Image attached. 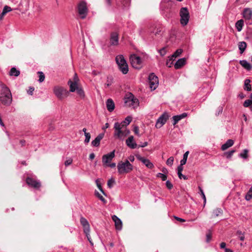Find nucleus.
<instances>
[{"mask_svg":"<svg viewBox=\"0 0 252 252\" xmlns=\"http://www.w3.org/2000/svg\"><path fill=\"white\" fill-rule=\"evenodd\" d=\"M134 159H135V158H134V156H133V155H130L128 157L129 161H130V162H133L134 161Z\"/></svg>","mask_w":252,"mask_h":252,"instance_id":"obj_64","label":"nucleus"},{"mask_svg":"<svg viewBox=\"0 0 252 252\" xmlns=\"http://www.w3.org/2000/svg\"><path fill=\"white\" fill-rule=\"evenodd\" d=\"M126 105L133 107H137L139 105V100L131 93L127 94L124 98Z\"/></svg>","mask_w":252,"mask_h":252,"instance_id":"obj_6","label":"nucleus"},{"mask_svg":"<svg viewBox=\"0 0 252 252\" xmlns=\"http://www.w3.org/2000/svg\"><path fill=\"white\" fill-rule=\"evenodd\" d=\"M114 129V137L122 141H123L130 132V130L127 127L120 125L119 122L115 123Z\"/></svg>","mask_w":252,"mask_h":252,"instance_id":"obj_2","label":"nucleus"},{"mask_svg":"<svg viewBox=\"0 0 252 252\" xmlns=\"http://www.w3.org/2000/svg\"><path fill=\"white\" fill-rule=\"evenodd\" d=\"M189 17H181L180 22L183 26L186 25L189 21Z\"/></svg>","mask_w":252,"mask_h":252,"instance_id":"obj_35","label":"nucleus"},{"mask_svg":"<svg viewBox=\"0 0 252 252\" xmlns=\"http://www.w3.org/2000/svg\"><path fill=\"white\" fill-rule=\"evenodd\" d=\"M96 196L98 197V198L103 202L105 203L106 202V200L105 199V198L98 192L96 193Z\"/></svg>","mask_w":252,"mask_h":252,"instance_id":"obj_54","label":"nucleus"},{"mask_svg":"<svg viewBox=\"0 0 252 252\" xmlns=\"http://www.w3.org/2000/svg\"><path fill=\"white\" fill-rule=\"evenodd\" d=\"M20 71L16 69L15 67H12L9 72V75L10 76H14L17 77L20 75Z\"/></svg>","mask_w":252,"mask_h":252,"instance_id":"obj_30","label":"nucleus"},{"mask_svg":"<svg viewBox=\"0 0 252 252\" xmlns=\"http://www.w3.org/2000/svg\"><path fill=\"white\" fill-rule=\"evenodd\" d=\"M187 113H183L180 115H177L173 117V125H175L179 121L187 116Z\"/></svg>","mask_w":252,"mask_h":252,"instance_id":"obj_20","label":"nucleus"},{"mask_svg":"<svg viewBox=\"0 0 252 252\" xmlns=\"http://www.w3.org/2000/svg\"><path fill=\"white\" fill-rule=\"evenodd\" d=\"M134 133L137 135L139 136V128L138 126H135L133 130Z\"/></svg>","mask_w":252,"mask_h":252,"instance_id":"obj_61","label":"nucleus"},{"mask_svg":"<svg viewBox=\"0 0 252 252\" xmlns=\"http://www.w3.org/2000/svg\"><path fill=\"white\" fill-rule=\"evenodd\" d=\"M135 157L138 160L143 163L148 168L152 169L154 167L153 163L149 159L142 157L139 154L136 155Z\"/></svg>","mask_w":252,"mask_h":252,"instance_id":"obj_11","label":"nucleus"},{"mask_svg":"<svg viewBox=\"0 0 252 252\" xmlns=\"http://www.w3.org/2000/svg\"><path fill=\"white\" fill-rule=\"evenodd\" d=\"M183 165H182V163H180V164L177 167V174H180L182 173L183 170Z\"/></svg>","mask_w":252,"mask_h":252,"instance_id":"obj_55","label":"nucleus"},{"mask_svg":"<svg viewBox=\"0 0 252 252\" xmlns=\"http://www.w3.org/2000/svg\"><path fill=\"white\" fill-rule=\"evenodd\" d=\"M189 13L187 7H182L180 11V16H189Z\"/></svg>","mask_w":252,"mask_h":252,"instance_id":"obj_32","label":"nucleus"},{"mask_svg":"<svg viewBox=\"0 0 252 252\" xmlns=\"http://www.w3.org/2000/svg\"><path fill=\"white\" fill-rule=\"evenodd\" d=\"M223 111V106L222 105H220L217 108V110L216 112V115L219 116L220 114H221Z\"/></svg>","mask_w":252,"mask_h":252,"instance_id":"obj_50","label":"nucleus"},{"mask_svg":"<svg viewBox=\"0 0 252 252\" xmlns=\"http://www.w3.org/2000/svg\"><path fill=\"white\" fill-rule=\"evenodd\" d=\"M115 157V150L111 152L104 155L102 158V161L104 166H106L108 163H110L111 161Z\"/></svg>","mask_w":252,"mask_h":252,"instance_id":"obj_12","label":"nucleus"},{"mask_svg":"<svg viewBox=\"0 0 252 252\" xmlns=\"http://www.w3.org/2000/svg\"><path fill=\"white\" fill-rule=\"evenodd\" d=\"M76 91L77 94L80 96V97L81 98H84L85 97V92L82 88L79 87L77 89Z\"/></svg>","mask_w":252,"mask_h":252,"instance_id":"obj_36","label":"nucleus"},{"mask_svg":"<svg viewBox=\"0 0 252 252\" xmlns=\"http://www.w3.org/2000/svg\"><path fill=\"white\" fill-rule=\"evenodd\" d=\"M147 145H148V142H145L144 143H142L141 144L139 145L138 146V147L144 148V147H146Z\"/></svg>","mask_w":252,"mask_h":252,"instance_id":"obj_63","label":"nucleus"},{"mask_svg":"<svg viewBox=\"0 0 252 252\" xmlns=\"http://www.w3.org/2000/svg\"><path fill=\"white\" fill-rule=\"evenodd\" d=\"M234 144V141L232 139H228L226 141V142L223 144L221 147V149L222 151H224L230 147Z\"/></svg>","mask_w":252,"mask_h":252,"instance_id":"obj_23","label":"nucleus"},{"mask_svg":"<svg viewBox=\"0 0 252 252\" xmlns=\"http://www.w3.org/2000/svg\"><path fill=\"white\" fill-rule=\"evenodd\" d=\"M116 163H114V162H113V163H108L107 165H106V166H108V167H110L111 168H114L116 167Z\"/></svg>","mask_w":252,"mask_h":252,"instance_id":"obj_62","label":"nucleus"},{"mask_svg":"<svg viewBox=\"0 0 252 252\" xmlns=\"http://www.w3.org/2000/svg\"><path fill=\"white\" fill-rule=\"evenodd\" d=\"M174 60V59L172 58V57H170L166 61V64L168 67H170L173 64V61Z\"/></svg>","mask_w":252,"mask_h":252,"instance_id":"obj_45","label":"nucleus"},{"mask_svg":"<svg viewBox=\"0 0 252 252\" xmlns=\"http://www.w3.org/2000/svg\"><path fill=\"white\" fill-rule=\"evenodd\" d=\"M78 12L80 14H87L88 9L87 7V4L84 1L81 2L78 6Z\"/></svg>","mask_w":252,"mask_h":252,"instance_id":"obj_17","label":"nucleus"},{"mask_svg":"<svg viewBox=\"0 0 252 252\" xmlns=\"http://www.w3.org/2000/svg\"><path fill=\"white\" fill-rule=\"evenodd\" d=\"M126 144L129 148L134 149L137 148V144L134 140L133 136L131 135L126 140Z\"/></svg>","mask_w":252,"mask_h":252,"instance_id":"obj_16","label":"nucleus"},{"mask_svg":"<svg viewBox=\"0 0 252 252\" xmlns=\"http://www.w3.org/2000/svg\"><path fill=\"white\" fill-rule=\"evenodd\" d=\"M186 63V59L183 58L179 59L174 64V67L178 69L181 68Z\"/></svg>","mask_w":252,"mask_h":252,"instance_id":"obj_22","label":"nucleus"},{"mask_svg":"<svg viewBox=\"0 0 252 252\" xmlns=\"http://www.w3.org/2000/svg\"><path fill=\"white\" fill-rule=\"evenodd\" d=\"M178 176L180 179H183L185 180L188 179V177L186 176L183 175L182 173H181L180 174H178Z\"/></svg>","mask_w":252,"mask_h":252,"instance_id":"obj_59","label":"nucleus"},{"mask_svg":"<svg viewBox=\"0 0 252 252\" xmlns=\"http://www.w3.org/2000/svg\"><path fill=\"white\" fill-rule=\"evenodd\" d=\"M115 183V180L113 178L110 179L107 182L108 187L111 189Z\"/></svg>","mask_w":252,"mask_h":252,"instance_id":"obj_43","label":"nucleus"},{"mask_svg":"<svg viewBox=\"0 0 252 252\" xmlns=\"http://www.w3.org/2000/svg\"><path fill=\"white\" fill-rule=\"evenodd\" d=\"M85 139L84 140V142H85V143L87 144L89 142V141L90 140L91 134L89 132L85 133Z\"/></svg>","mask_w":252,"mask_h":252,"instance_id":"obj_49","label":"nucleus"},{"mask_svg":"<svg viewBox=\"0 0 252 252\" xmlns=\"http://www.w3.org/2000/svg\"><path fill=\"white\" fill-rule=\"evenodd\" d=\"M169 118L168 114L164 112L163 113L157 120L156 124V127L159 128L161 127L166 122Z\"/></svg>","mask_w":252,"mask_h":252,"instance_id":"obj_9","label":"nucleus"},{"mask_svg":"<svg viewBox=\"0 0 252 252\" xmlns=\"http://www.w3.org/2000/svg\"><path fill=\"white\" fill-rule=\"evenodd\" d=\"M68 84L69 85L70 87V92H74L79 88L78 87L77 82H72V81L69 80L68 82Z\"/></svg>","mask_w":252,"mask_h":252,"instance_id":"obj_25","label":"nucleus"},{"mask_svg":"<svg viewBox=\"0 0 252 252\" xmlns=\"http://www.w3.org/2000/svg\"><path fill=\"white\" fill-rule=\"evenodd\" d=\"M245 198L247 201L250 200L252 198V192L249 190L245 195Z\"/></svg>","mask_w":252,"mask_h":252,"instance_id":"obj_46","label":"nucleus"},{"mask_svg":"<svg viewBox=\"0 0 252 252\" xmlns=\"http://www.w3.org/2000/svg\"><path fill=\"white\" fill-rule=\"evenodd\" d=\"M112 219L115 222L116 229L121 230L122 228V222L121 220L115 215L112 217Z\"/></svg>","mask_w":252,"mask_h":252,"instance_id":"obj_19","label":"nucleus"},{"mask_svg":"<svg viewBox=\"0 0 252 252\" xmlns=\"http://www.w3.org/2000/svg\"><path fill=\"white\" fill-rule=\"evenodd\" d=\"M54 93L56 96L59 99H62L63 98V95H67V92L63 87L56 86L54 88Z\"/></svg>","mask_w":252,"mask_h":252,"instance_id":"obj_10","label":"nucleus"},{"mask_svg":"<svg viewBox=\"0 0 252 252\" xmlns=\"http://www.w3.org/2000/svg\"><path fill=\"white\" fill-rule=\"evenodd\" d=\"M38 73L39 74L38 81L40 83L42 82L45 79V75L44 73L41 71L38 72Z\"/></svg>","mask_w":252,"mask_h":252,"instance_id":"obj_42","label":"nucleus"},{"mask_svg":"<svg viewBox=\"0 0 252 252\" xmlns=\"http://www.w3.org/2000/svg\"><path fill=\"white\" fill-rule=\"evenodd\" d=\"M129 60L132 66L136 69H140L142 66V62L140 57L136 54L131 55Z\"/></svg>","mask_w":252,"mask_h":252,"instance_id":"obj_7","label":"nucleus"},{"mask_svg":"<svg viewBox=\"0 0 252 252\" xmlns=\"http://www.w3.org/2000/svg\"><path fill=\"white\" fill-rule=\"evenodd\" d=\"M115 60L119 69L124 74H126L128 71V67L123 55H119L116 57Z\"/></svg>","mask_w":252,"mask_h":252,"instance_id":"obj_4","label":"nucleus"},{"mask_svg":"<svg viewBox=\"0 0 252 252\" xmlns=\"http://www.w3.org/2000/svg\"><path fill=\"white\" fill-rule=\"evenodd\" d=\"M1 88L0 94V101L1 103L5 106H9L12 102V94L9 89L4 84H0Z\"/></svg>","mask_w":252,"mask_h":252,"instance_id":"obj_1","label":"nucleus"},{"mask_svg":"<svg viewBox=\"0 0 252 252\" xmlns=\"http://www.w3.org/2000/svg\"><path fill=\"white\" fill-rule=\"evenodd\" d=\"M26 183L29 186L35 189H39L41 187L40 182L32 178L28 177L26 179Z\"/></svg>","mask_w":252,"mask_h":252,"instance_id":"obj_15","label":"nucleus"},{"mask_svg":"<svg viewBox=\"0 0 252 252\" xmlns=\"http://www.w3.org/2000/svg\"><path fill=\"white\" fill-rule=\"evenodd\" d=\"M80 223L83 227V231L85 234L88 240L89 241L90 244L93 246L94 244L92 242L91 237L90 236V226L88 221L85 218L81 217L80 218Z\"/></svg>","mask_w":252,"mask_h":252,"instance_id":"obj_5","label":"nucleus"},{"mask_svg":"<svg viewBox=\"0 0 252 252\" xmlns=\"http://www.w3.org/2000/svg\"><path fill=\"white\" fill-rule=\"evenodd\" d=\"M248 150L244 149L243 152L239 154V157L244 159H246L248 158Z\"/></svg>","mask_w":252,"mask_h":252,"instance_id":"obj_40","label":"nucleus"},{"mask_svg":"<svg viewBox=\"0 0 252 252\" xmlns=\"http://www.w3.org/2000/svg\"><path fill=\"white\" fill-rule=\"evenodd\" d=\"M156 177L160 178L162 181H166L167 179V176L165 174L161 173H158Z\"/></svg>","mask_w":252,"mask_h":252,"instance_id":"obj_41","label":"nucleus"},{"mask_svg":"<svg viewBox=\"0 0 252 252\" xmlns=\"http://www.w3.org/2000/svg\"><path fill=\"white\" fill-rule=\"evenodd\" d=\"M173 2L172 0H164L160 3V10L162 11H167L173 5Z\"/></svg>","mask_w":252,"mask_h":252,"instance_id":"obj_13","label":"nucleus"},{"mask_svg":"<svg viewBox=\"0 0 252 252\" xmlns=\"http://www.w3.org/2000/svg\"><path fill=\"white\" fill-rule=\"evenodd\" d=\"M223 213L222 210L221 208H216L212 212L213 217H218L221 215Z\"/></svg>","mask_w":252,"mask_h":252,"instance_id":"obj_28","label":"nucleus"},{"mask_svg":"<svg viewBox=\"0 0 252 252\" xmlns=\"http://www.w3.org/2000/svg\"><path fill=\"white\" fill-rule=\"evenodd\" d=\"M118 172L120 174H126L130 172L133 169V165L128 160L120 161L117 165Z\"/></svg>","mask_w":252,"mask_h":252,"instance_id":"obj_3","label":"nucleus"},{"mask_svg":"<svg viewBox=\"0 0 252 252\" xmlns=\"http://www.w3.org/2000/svg\"><path fill=\"white\" fill-rule=\"evenodd\" d=\"M11 11H12V8L10 7L7 6V5H5L3 7V10H2V12L1 13V14L0 15V16H4L7 13H8V12H10Z\"/></svg>","mask_w":252,"mask_h":252,"instance_id":"obj_34","label":"nucleus"},{"mask_svg":"<svg viewBox=\"0 0 252 252\" xmlns=\"http://www.w3.org/2000/svg\"><path fill=\"white\" fill-rule=\"evenodd\" d=\"M240 64L246 69L250 70L252 68V65L246 60H241L240 61Z\"/></svg>","mask_w":252,"mask_h":252,"instance_id":"obj_24","label":"nucleus"},{"mask_svg":"<svg viewBox=\"0 0 252 252\" xmlns=\"http://www.w3.org/2000/svg\"><path fill=\"white\" fill-rule=\"evenodd\" d=\"M183 52V50L181 49H177L174 53L171 56L172 58L175 59L176 57H179Z\"/></svg>","mask_w":252,"mask_h":252,"instance_id":"obj_38","label":"nucleus"},{"mask_svg":"<svg viewBox=\"0 0 252 252\" xmlns=\"http://www.w3.org/2000/svg\"><path fill=\"white\" fill-rule=\"evenodd\" d=\"M199 191H200V194L203 199V207H204L205 206V204L206 203V196H205V195L204 193V191L203 190V189H202V188L200 187H199Z\"/></svg>","mask_w":252,"mask_h":252,"instance_id":"obj_37","label":"nucleus"},{"mask_svg":"<svg viewBox=\"0 0 252 252\" xmlns=\"http://www.w3.org/2000/svg\"><path fill=\"white\" fill-rule=\"evenodd\" d=\"M252 10L250 8H245L242 12V16H252Z\"/></svg>","mask_w":252,"mask_h":252,"instance_id":"obj_33","label":"nucleus"},{"mask_svg":"<svg viewBox=\"0 0 252 252\" xmlns=\"http://www.w3.org/2000/svg\"><path fill=\"white\" fill-rule=\"evenodd\" d=\"M244 26V21L242 19L238 20L235 24V27L238 32L242 31Z\"/></svg>","mask_w":252,"mask_h":252,"instance_id":"obj_27","label":"nucleus"},{"mask_svg":"<svg viewBox=\"0 0 252 252\" xmlns=\"http://www.w3.org/2000/svg\"><path fill=\"white\" fill-rule=\"evenodd\" d=\"M161 32V29L160 27L157 28L156 29L154 30L153 31V32L155 34V35H160V33Z\"/></svg>","mask_w":252,"mask_h":252,"instance_id":"obj_51","label":"nucleus"},{"mask_svg":"<svg viewBox=\"0 0 252 252\" xmlns=\"http://www.w3.org/2000/svg\"><path fill=\"white\" fill-rule=\"evenodd\" d=\"M247 44L244 41L240 42L238 44L239 49L241 54H242L245 50Z\"/></svg>","mask_w":252,"mask_h":252,"instance_id":"obj_29","label":"nucleus"},{"mask_svg":"<svg viewBox=\"0 0 252 252\" xmlns=\"http://www.w3.org/2000/svg\"><path fill=\"white\" fill-rule=\"evenodd\" d=\"M72 163V159L71 158H69L65 160V161L64 162V165L66 166H67L71 164Z\"/></svg>","mask_w":252,"mask_h":252,"instance_id":"obj_57","label":"nucleus"},{"mask_svg":"<svg viewBox=\"0 0 252 252\" xmlns=\"http://www.w3.org/2000/svg\"><path fill=\"white\" fill-rule=\"evenodd\" d=\"M252 104V100L251 99H247L245 101L243 106L245 107H248Z\"/></svg>","mask_w":252,"mask_h":252,"instance_id":"obj_47","label":"nucleus"},{"mask_svg":"<svg viewBox=\"0 0 252 252\" xmlns=\"http://www.w3.org/2000/svg\"><path fill=\"white\" fill-rule=\"evenodd\" d=\"M106 104L107 109L109 112H111L114 110L115 103L112 99H108L106 101Z\"/></svg>","mask_w":252,"mask_h":252,"instance_id":"obj_21","label":"nucleus"},{"mask_svg":"<svg viewBox=\"0 0 252 252\" xmlns=\"http://www.w3.org/2000/svg\"><path fill=\"white\" fill-rule=\"evenodd\" d=\"M189 153V151H187L184 154L183 158L180 161L182 165H184L186 163Z\"/></svg>","mask_w":252,"mask_h":252,"instance_id":"obj_39","label":"nucleus"},{"mask_svg":"<svg viewBox=\"0 0 252 252\" xmlns=\"http://www.w3.org/2000/svg\"><path fill=\"white\" fill-rule=\"evenodd\" d=\"M212 238V233L211 230H209L208 233L206 234V242L209 243Z\"/></svg>","mask_w":252,"mask_h":252,"instance_id":"obj_53","label":"nucleus"},{"mask_svg":"<svg viewBox=\"0 0 252 252\" xmlns=\"http://www.w3.org/2000/svg\"><path fill=\"white\" fill-rule=\"evenodd\" d=\"M148 79L150 87L151 90H156L158 85V77L154 73H152L149 75Z\"/></svg>","mask_w":252,"mask_h":252,"instance_id":"obj_8","label":"nucleus"},{"mask_svg":"<svg viewBox=\"0 0 252 252\" xmlns=\"http://www.w3.org/2000/svg\"><path fill=\"white\" fill-rule=\"evenodd\" d=\"M159 53L162 56H163L166 54V50L165 48H162V49L159 50Z\"/></svg>","mask_w":252,"mask_h":252,"instance_id":"obj_58","label":"nucleus"},{"mask_svg":"<svg viewBox=\"0 0 252 252\" xmlns=\"http://www.w3.org/2000/svg\"><path fill=\"white\" fill-rule=\"evenodd\" d=\"M104 133L99 134L96 138L92 141V145L94 147H98L100 145V142L104 137Z\"/></svg>","mask_w":252,"mask_h":252,"instance_id":"obj_18","label":"nucleus"},{"mask_svg":"<svg viewBox=\"0 0 252 252\" xmlns=\"http://www.w3.org/2000/svg\"><path fill=\"white\" fill-rule=\"evenodd\" d=\"M237 234L239 235V239L243 241L245 239V236L243 233H242L240 231H237Z\"/></svg>","mask_w":252,"mask_h":252,"instance_id":"obj_52","label":"nucleus"},{"mask_svg":"<svg viewBox=\"0 0 252 252\" xmlns=\"http://www.w3.org/2000/svg\"><path fill=\"white\" fill-rule=\"evenodd\" d=\"M34 90V89L33 87H30L29 90L28 91V94L30 95H32L33 94V92Z\"/></svg>","mask_w":252,"mask_h":252,"instance_id":"obj_60","label":"nucleus"},{"mask_svg":"<svg viewBox=\"0 0 252 252\" xmlns=\"http://www.w3.org/2000/svg\"><path fill=\"white\" fill-rule=\"evenodd\" d=\"M166 186L169 189H171L173 188V185L169 180L166 181Z\"/></svg>","mask_w":252,"mask_h":252,"instance_id":"obj_56","label":"nucleus"},{"mask_svg":"<svg viewBox=\"0 0 252 252\" xmlns=\"http://www.w3.org/2000/svg\"><path fill=\"white\" fill-rule=\"evenodd\" d=\"M132 121V118L130 116H127L126 117L125 120L123 121H122L121 123H119V124L120 125H122L124 126H126L127 127V126L130 124V123Z\"/></svg>","mask_w":252,"mask_h":252,"instance_id":"obj_26","label":"nucleus"},{"mask_svg":"<svg viewBox=\"0 0 252 252\" xmlns=\"http://www.w3.org/2000/svg\"><path fill=\"white\" fill-rule=\"evenodd\" d=\"M250 80L249 79H246L245 81V84H244V90L247 91H251L252 87L251 85L250 84Z\"/></svg>","mask_w":252,"mask_h":252,"instance_id":"obj_31","label":"nucleus"},{"mask_svg":"<svg viewBox=\"0 0 252 252\" xmlns=\"http://www.w3.org/2000/svg\"><path fill=\"white\" fill-rule=\"evenodd\" d=\"M110 43L112 46H117L119 44V33L116 32H112L110 34Z\"/></svg>","mask_w":252,"mask_h":252,"instance_id":"obj_14","label":"nucleus"},{"mask_svg":"<svg viewBox=\"0 0 252 252\" xmlns=\"http://www.w3.org/2000/svg\"><path fill=\"white\" fill-rule=\"evenodd\" d=\"M235 152V151L233 150L225 153V155L227 158H230L233 154Z\"/></svg>","mask_w":252,"mask_h":252,"instance_id":"obj_44","label":"nucleus"},{"mask_svg":"<svg viewBox=\"0 0 252 252\" xmlns=\"http://www.w3.org/2000/svg\"><path fill=\"white\" fill-rule=\"evenodd\" d=\"M173 161L174 158L173 157H170L167 159L166 164L169 166H172L173 165Z\"/></svg>","mask_w":252,"mask_h":252,"instance_id":"obj_48","label":"nucleus"}]
</instances>
